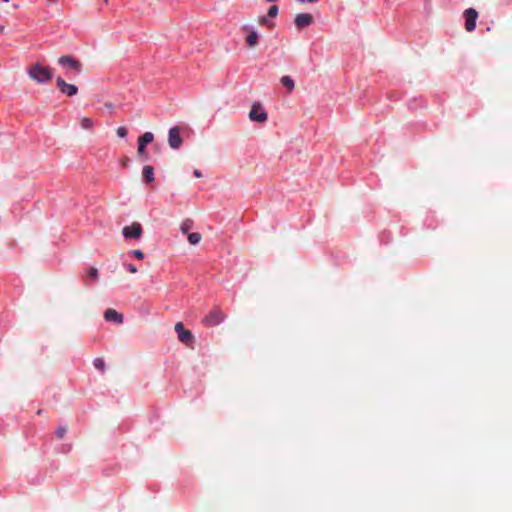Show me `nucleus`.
<instances>
[{
	"mask_svg": "<svg viewBox=\"0 0 512 512\" xmlns=\"http://www.w3.org/2000/svg\"><path fill=\"white\" fill-rule=\"evenodd\" d=\"M27 74L32 81L41 85L49 83L53 78L51 69L39 62L31 64L27 68Z\"/></svg>",
	"mask_w": 512,
	"mask_h": 512,
	"instance_id": "f257e3e1",
	"label": "nucleus"
},
{
	"mask_svg": "<svg viewBox=\"0 0 512 512\" xmlns=\"http://www.w3.org/2000/svg\"><path fill=\"white\" fill-rule=\"evenodd\" d=\"M249 119L251 121L264 123L268 119V114L264 110L263 106L259 102L253 103L251 110L249 112Z\"/></svg>",
	"mask_w": 512,
	"mask_h": 512,
	"instance_id": "f03ea898",
	"label": "nucleus"
},
{
	"mask_svg": "<svg viewBox=\"0 0 512 512\" xmlns=\"http://www.w3.org/2000/svg\"><path fill=\"white\" fill-rule=\"evenodd\" d=\"M224 319L225 314L219 308H214L202 322L208 327H213L219 325Z\"/></svg>",
	"mask_w": 512,
	"mask_h": 512,
	"instance_id": "7ed1b4c3",
	"label": "nucleus"
},
{
	"mask_svg": "<svg viewBox=\"0 0 512 512\" xmlns=\"http://www.w3.org/2000/svg\"><path fill=\"white\" fill-rule=\"evenodd\" d=\"M465 18V29L467 32H472L476 28V21L478 19V12L474 8H468L463 12Z\"/></svg>",
	"mask_w": 512,
	"mask_h": 512,
	"instance_id": "20e7f679",
	"label": "nucleus"
},
{
	"mask_svg": "<svg viewBox=\"0 0 512 512\" xmlns=\"http://www.w3.org/2000/svg\"><path fill=\"white\" fill-rule=\"evenodd\" d=\"M122 233L126 239H139L142 236L143 229L140 223L135 222L129 226H125Z\"/></svg>",
	"mask_w": 512,
	"mask_h": 512,
	"instance_id": "39448f33",
	"label": "nucleus"
},
{
	"mask_svg": "<svg viewBox=\"0 0 512 512\" xmlns=\"http://www.w3.org/2000/svg\"><path fill=\"white\" fill-rule=\"evenodd\" d=\"M56 86L61 93L65 94L69 97L76 95L78 92L77 86H75L74 84H69V83L65 82L64 79L61 77H58L56 79Z\"/></svg>",
	"mask_w": 512,
	"mask_h": 512,
	"instance_id": "423d86ee",
	"label": "nucleus"
},
{
	"mask_svg": "<svg viewBox=\"0 0 512 512\" xmlns=\"http://www.w3.org/2000/svg\"><path fill=\"white\" fill-rule=\"evenodd\" d=\"M175 331L176 333L178 334V339L180 342L188 345L189 343H191L194 339L192 333L189 331V330H186L184 328V325L182 322H177L175 324Z\"/></svg>",
	"mask_w": 512,
	"mask_h": 512,
	"instance_id": "0eeeda50",
	"label": "nucleus"
},
{
	"mask_svg": "<svg viewBox=\"0 0 512 512\" xmlns=\"http://www.w3.org/2000/svg\"><path fill=\"white\" fill-rule=\"evenodd\" d=\"M168 143L171 148L178 149L182 144V137L180 135V128L175 126L169 130Z\"/></svg>",
	"mask_w": 512,
	"mask_h": 512,
	"instance_id": "6e6552de",
	"label": "nucleus"
},
{
	"mask_svg": "<svg viewBox=\"0 0 512 512\" xmlns=\"http://www.w3.org/2000/svg\"><path fill=\"white\" fill-rule=\"evenodd\" d=\"M58 63L64 67H69L77 72H80L82 69L81 63L69 55L61 56L58 59Z\"/></svg>",
	"mask_w": 512,
	"mask_h": 512,
	"instance_id": "1a4fd4ad",
	"label": "nucleus"
},
{
	"mask_svg": "<svg viewBox=\"0 0 512 512\" xmlns=\"http://www.w3.org/2000/svg\"><path fill=\"white\" fill-rule=\"evenodd\" d=\"M313 22V16L308 13H300L297 14L294 23L298 29H303L305 27H308Z\"/></svg>",
	"mask_w": 512,
	"mask_h": 512,
	"instance_id": "9d476101",
	"label": "nucleus"
},
{
	"mask_svg": "<svg viewBox=\"0 0 512 512\" xmlns=\"http://www.w3.org/2000/svg\"><path fill=\"white\" fill-rule=\"evenodd\" d=\"M154 139V135L151 132H145L139 139H138V149L137 152L139 155H143L146 150V145L151 143Z\"/></svg>",
	"mask_w": 512,
	"mask_h": 512,
	"instance_id": "9b49d317",
	"label": "nucleus"
},
{
	"mask_svg": "<svg viewBox=\"0 0 512 512\" xmlns=\"http://www.w3.org/2000/svg\"><path fill=\"white\" fill-rule=\"evenodd\" d=\"M104 318L106 321L115 322L117 324H121L123 322V315L112 308L105 311Z\"/></svg>",
	"mask_w": 512,
	"mask_h": 512,
	"instance_id": "f8f14e48",
	"label": "nucleus"
},
{
	"mask_svg": "<svg viewBox=\"0 0 512 512\" xmlns=\"http://www.w3.org/2000/svg\"><path fill=\"white\" fill-rule=\"evenodd\" d=\"M259 35L255 30H250L246 37V44L249 48H255L258 45Z\"/></svg>",
	"mask_w": 512,
	"mask_h": 512,
	"instance_id": "ddd939ff",
	"label": "nucleus"
},
{
	"mask_svg": "<svg viewBox=\"0 0 512 512\" xmlns=\"http://www.w3.org/2000/svg\"><path fill=\"white\" fill-rule=\"evenodd\" d=\"M142 176L147 183L154 181V169L152 166L146 165L143 167Z\"/></svg>",
	"mask_w": 512,
	"mask_h": 512,
	"instance_id": "4468645a",
	"label": "nucleus"
},
{
	"mask_svg": "<svg viewBox=\"0 0 512 512\" xmlns=\"http://www.w3.org/2000/svg\"><path fill=\"white\" fill-rule=\"evenodd\" d=\"M280 81H281L282 85L287 88L288 92L293 91L295 84H294L293 79L290 76H288V75L282 76Z\"/></svg>",
	"mask_w": 512,
	"mask_h": 512,
	"instance_id": "2eb2a0df",
	"label": "nucleus"
},
{
	"mask_svg": "<svg viewBox=\"0 0 512 512\" xmlns=\"http://www.w3.org/2000/svg\"><path fill=\"white\" fill-rule=\"evenodd\" d=\"M202 236L198 232L189 233L188 234V241L191 245H197L201 241Z\"/></svg>",
	"mask_w": 512,
	"mask_h": 512,
	"instance_id": "dca6fc26",
	"label": "nucleus"
},
{
	"mask_svg": "<svg viewBox=\"0 0 512 512\" xmlns=\"http://www.w3.org/2000/svg\"><path fill=\"white\" fill-rule=\"evenodd\" d=\"M193 227V221L191 219H186L181 223L180 230L182 233H188Z\"/></svg>",
	"mask_w": 512,
	"mask_h": 512,
	"instance_id": "f3484780",
	"label": "nucleus"
},
{
	"mask_svg": "<svg viewBox=\"0 0 512 512\" xmlns=\"http://www.w3.org/2000/svg\"><path fill=\"white\" fill-rule=\"evenodd\" d=\"M80 124L83 129L90 130L94 126V121L91 118L83 117L80 121Z\"/></svg>",
	"mask_w": 512,
	"mask_h": 512,
	"instance_id": "a211bd4d",
	"label": "nucleus"
},
{
	"mask_svg": "<svg viewBox=\"0 0 512 512\" xmlns=\"http://www.w3.org/2000/svg\"><path fill=\"white\" fill-rule=\"evenodd\" d=\"M93 365L98 370L104 371V369H105V362L102 358L94 359Z\"/></svg>",
	"mask_w": 512,
	"mask_h": 512,
	"instance_id": "6ab92c4d",
	"label": "nucleus"
},
{
	"mask_svg": "<svg viewBox=\"0 0 512 512\" xmlns=\"http://www.w3.org/2000/svg\"><path fill=\"white\" fill-rule=\"evenodd\" d=\"M67 427L66 426H59L56 431H55V434H56V437L58 439H62L65 434L67 433Z\"/></svg>",
	"mask_w": 512,
	"mask_h": 512,
	"instance_id": "aec40b11",
	"label": "nucleus"
},
{
	"mask_svg": "<svg viewBox=\"0 0 512 512\" xmlns=\"http://www.w3.org/2000/svg\"><path fill=\"white\" fill-rule=\"evenodd\" d=\"M278 11V6L272 5L267 12V17L275 18L278 15Z\"/></svg>",
	"mask_w": 512,
	"mask_h": 512,
	"instance_id": "412c9836",
	"label": "nucleus"
},
{
	"mask_svg": "<svg viewBox=\"0 0 512 512\" xmlns=\"http://www.w3.org/2000/svg\"><path fill=\"white\" fill-rule=\"evenodd\" d=\"M88 276L92 279V280H96L98 278V270L94 267H91L89 270H88Z\"/></svg>",
	"mask_w": 512,
	"mask_h": 512,
	"instance_id": "4be33fe9",
	"label": "nucleus"
},
{
	"mask_svg": "<svg viewBox=\"0 0 512 512\" xmlns=\"http://www.w3.org/2000/svg\"><path fill=\"white\" fill-rule=\"evenodd\" d=\"M259 24L265 25V26H268V27H274V23L270 22L268 20L267 16H264V17L260 18L259 19Z\"/></svg>",
	"mask_w": 512,
	"mask_h": 512,
	"instance_id": "5701e85b",
	"label": "nucleus"
},
{
	"mask_svg": "<svg viewBox=\"0 0 512 512\" xmlns=\"http://www.w3.org/2000/svg\"><path fill=\"white\" fill-rule=\"evenodd\" d=\"M116 133L119 137L125 138L127 136V129L125 127H118Z\"/></svg>",
	"mask_w": 512,
	"mask_h": 512,
	"instance_id": "b1692460",
	"label": "nucleus"
},
{
	"mask_svg": "<svg viewBox=\"0 0 512 512\" xmlns=\"http://www.w3.org/2000/svg\"><path fill=\"white\" fill-rule=\"evenodd\" d=\"M132 254L134 257H136L139 260L143 259V257H144V254L141 250H133Z\"/></svg>",
	"mask_w": 512,
	"mask_h": 512,
	"instance_id": "393cba45",
	"label": "nucleus"
},
{
	"mask_svg": "<svg viewBox=\"0 0 512 512\" xmlns=\"http://www.w3.org/2000/svg\"><path fill=\"white\" fill-rule=\"evenodd\" d=\"M126 268L130 273H133V274L137 273V271H138V269L133 264H127Z\"/></svg>",
	"mask_w": 512,
	"mask_h": 512,
	"instance_id": "a878e982",
	"label": "nucleus"
},
{
	"mask_svg": "<svg viewBox=\"0 0 512 512\" xmlns=\"http://www.w3.org/2000/svg\"><path fill=\"white\" fill-rule=\"evenodd\" d=\"M194 176L197 177V178H200L202 177V173L200 170L198 169H195L194 172H193Z\"/></svg>",
	"mask_w": 512,
	"mask_h": 512,
	"instance_id": "bb28decb",
	"label": "nucleus"
},
{
	"mask_svg": "<svg viewBox=\"0 0 512 512\" xmlns=\"http://www.w3.org/2000/svg\"><path fill=\"white\" fill-rule=\"evenodd\" d=\"M129 159L127 157L123 158L122 165L126 167L128 165Z\"/></svg>",
	"mask_w": 512,
	"mask_h": 512,
	"instance_id": "cd10ccee",
	"label": "nucleus"
},
{
	"mask_svg": "<svg viewBox=\"0 0 512 512\" xmlns=\"http://www.w3.org/2000/svg\"><path fill=\"white\" fill-rule=\"evenodd\" d=\"M58 1H59V0H46V2H47L48 4H55V3H57Z\"/></svg>",
	"mask_w": 512,
	"mask_h": 512,
	"instance_id": "c85d7f7f",
	"label": "nucleus"
},
{
	"mask_svg": "<svg viewBox=\"0 0 512 512\" xmlns=\"http://www.w3.org/2000/svg\"><path fill=\"white\" fill-rule=\"evenodd\" d=\"M242 30H244V31H248V30H249V27H248L247 25H244V26L242 27Z\"/></svg>",
	"mask_w": 512,
	"mask_h": 512,
	"instance_id": "c756f323",
	"label": "nucleus"
},
{
	"mask_svg": "<svg viewBox=\"0 0 512 512\" xmlns=\"http://www.w3.org/2000/svg\"><path fill=\"white\" fill-rule=\"evenodd\" d=\"M37 414L38 415L42 414V410H38Z\"/></svg>",
	"mask_w": 512,
	"mask_h": 512,
	"instance_id": "7c9ffc66",
	"label": "nucleus"
},
{
	"mask_svg": "<svg viewBox=\"0 0 512 512\" xmlns=\"http://www.w3.org/2000/svg\"><path fill=\"white\" fill-rule=\"evenodd\" d=\"M3 30H4V27H1V28H0V32H3Z\"/></svg>",
	"mask_w": 512,
	"mask_h": 512,
	"instance_id": "2f4dec72",
	"label": "nucleus"
},
{
	"mask_svg": "<svg viewBox=\"0 0 512 512\" xmlns=\"http://www.w3.org/2000/svg\"><path fill=\"white\" fill-rule=\"evenodd\" d=\"M107 3V0H104Z\"/></svg>",
	"mask_w": 512,
	"mask_h": 512,
	"instance_id": "473e14b6",
	"label": "nucleus"
}]
</instances>
